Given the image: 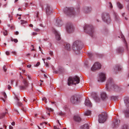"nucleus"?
I'll return each mask as SVG.
<instances>
[{
	"instance_id": "1",
	"label": "nucleus",
	"mask_w": 129,
	"mask_h": 129,
	"mask_svg": "<svg viewBox=\"0 0 129 129\" xmlns=\"http://www.w3.org/2000/svg\"><path fill=\"white\" fill-rule=\"evenodd\" d=\"M80 79L77 76H75L73 77H70L68 80V84L69 85H76L79 83Z\"/></svg>"
},
{
	"instance_id": "2",
	"label": "nucleus",
	"mask_w": 129,
	"mask_h": 129,
	"mask_svg": "<svg viewBox=\"0 0 129 129\" xmlns=\"http://www.w3.org/2000/svg\"><path fill=\"white\" fill-rule=\"evenodd\" d=\"M107 114L105 113L100 114L99 116L98 121L99 123H103L106 121L107 118Z\"/></svg>"
},
{
	"instance_id": "3",
	"label": "nucleus",
	"mask_w": 129,
	"mask_h": 129,
	"mask_svg": "<svg viewBox=\"0 0 129 129\" xmlns=\"http://www.w3.org/2000/svg\"><path fill=\"white\" fill-rule=\"evenodd\" d=\"M84 30L86 32H87V30H89V32H88L89 34L91 36H92V34L94 32L93 28L91 26L88 25H86L84 27Z\"/></svg>"
},
{
	"instance_id": "4",
	"label": "nucleus",
	"mask_w": 129,
	"mask_h": 129,
	"mask_svg": "<svg viewBox=\"0 0 129 129\" xmlns=\"http://www.w3.org/2000/svg\"><path fill=\"white\" fill-rule=\"evenodd\" d=\"M102 18L103 20L108 23H109L110 21V19L109 14L106 13H104L102 15Z\"/></svg>"
},
{
	"instance_id": "5",
	"label": "nucleus",
	"mask_w": 129,
	"mask_h": 129,
	"mask_svg": "<svg viewBox=\"0 0 129 129\" xmlns=\"http://www.w3.org/2000/svg\"><path fill=\"white\" fill-rule=\"evenodd\" d=\"M101 64L98 62H96L93 65L91 68V70L93 71H94L96 70L100 69L101 68Z\"/></svg>"
},
{
	"instance_id": "6",
	"label": "nucleus",
	"mask_w": 129,
	"mask_h": 129,
	"mask_svg": "<svg viewBox=\"0 0 129 129\" xmlns=\"http://www.w3.org/2000/svg\"><path fill=\"white\" fill-rule=\"evenodd\" d=\"M64 12L67 15H74V12L73 8H68L66 7L64 9Z\"/></svg>"
},
{
	"instance_id": "7",
	"label": "nucleus",
	"mask_w": 129,
	"mask_h": 129,
	"mask_svg": "<svg viewBox=\"0 0 129 129\" xmlns=\"http://www.w3.org/2000/svg\"><path fill=\"white\" fill-rule=\"evenodd\" d=\"M106 75L105 73H101L99 74V81L102 82L104 81L106 79Z\"/></svg>"
},
{
	"instance_id": "8",
	"label": "nucleus",
	"mask_w": 129,
	"mask_h": 129,
	"mask_svg": "<svg viewBox=\"0 0 129 129\" xmlns=\"http://www.w3.org/2000/svg\"><path fill=\"white\" fill-rule=\"evenodd\" d=\"M70 101L73 104H77L79 101L78 98L76 96H72L71 98Z\"/></svg>"
},
{
	"instance_id": "9",
	"label": "nucleus",
	"mask_w": 129,
	"mask_h": 129,
	"mask_svg": "<svg viewBox=\"0 0 129 129\" xmlns=\"http://www.w3.org/2000/svg\"><path fill=\"white\" fill-rule=\"evenodd\" d=\"M66 29L68 33H71L74 30V28L72 25H67L66 27Z\"/></svg>"
},
{
	"instance_id": "10",
	"label": "nucleus",
	"mask_w": 129,
	"mask_h": 129,
	"mask_svg": "<svg viewBox=\"0 0 129 129\" xmlns=\"http://www.w3.org/2000/svg\"><path fill=\"white\" fill-rule=\"evenodd\" d=\"M23 85L21 86V89H25L28 86V83L24 79L23 81Z\"/></svg>"
},
{
	"instance_id": "11",
	"label": "nucleus",
	"mask_w": 129,
	"mask_h": 129,
	"mask_svg": "<svg viewBox=\"0 0 129 129\" xmlns=\"http://www.w3.org/2000/svg\"><path fill=\"white\" fill-rule=\"evenodd\" d=\"M112 79L110 78L108 80L106 84V88L107 90H108L109 87L112 84Z\"/></svg>"
},
{
	"instance_id": "12",
	"label": "nucleus",
	"mask_w": 129,
	"mask_h": 129,
	"mask_svg": "<svg viewBox=\"0 0 129 129\" xmlns=\"http://www.w3.org/2000/svg\"><path fill=\"white\" fill-rule=\"evenodd\" d=\"M56 36V40H59L60 39V35L59 33L56 30L54 29L53 31Z\"/></svg>"
},
{
	"instance_id": "13",
	"label": "nucleus",
	"mask_w": 129,
	"mask_h": 129,
	"mask_svg": "<svg viewBox=\"0 0 129 129\" xmlns=\"http://www.w3.org/2000/svg\"><path fill=\"white\" fill-rule=\"evenodd\" d=\"M120 121L119 120L116 119L115 121L113 122V125H114L115 127H116L118 126L120 123Z\"/></svg>"
},
{
	"instance_id": "14",
	"label": "nucleus",
	"mask_w": 129,
	"mask_h": 129,
	"mask_svg": "<svg viewBox=\"0 0 129 129\" xmlns=\"http://www.w3.org/2000/svg\"><path fill=\"white\" fill-rule=\"evenodd\" d=\"M65 49L67 50H69L70 49V44L67 43H65L64 44Z\"/></svg>"
},
{
	"instance_id": "15",
	"label": "nucleus",
	"mask_w": 129,
	"mask_h": 129,
	"mask_svg": "<svg viewBox=\"0 0 129 129\" xmlns=\"http://www.w3.org/2000/svg\"><path fill=\"white\" fill-rule=\"evenodd\" d=\"M73 119L75 121L77 122H80L81 120L80 117L78 115L74 116Z\"/></svg>"
},
{
	"instance_id": "16",
	"label": "nucleus",
	"mask_w": 129,
	"mask_h": 129,
	"mask_svg": "<svg viewBox=\"0 0 129 129\" xmlns=\"http://www.w3.org/2000/svg\"><path fill=\"white\" fill-rule=\"evenodd\" d=\"M85 104L87 106L91 107V104L88 99H86Z\"/></svg>"
},
{
	"instance_id": "17",
	"label": "nucleus",
	"mask_w": 129,
	"mask_h": 129,
	"mask_svg": "<svg viewBox=\"0 0 129 129\" xmlns=\"http://www.w3.org/2000/svg\"><path fill=\"white\" fill-rule=\"evenodd\" d=\"M89 126L87 124H85L80 127V129H88Z\"/></svg>"
},
{
	"instance_id": "18",
	"label": "nucleus",
	"mask_w": 129,
	"mask_h": 129,
	"mask_svg": "<svg viewBox=\"0 0 129 129\" xmlns=\"http://www.w3.org/2000/svg\"><path fill=\"white\" fill-rule=\"evenodd\" d=\"M50 7L49 5H47L46 8V12L48 15H49L51 13V11L50 10Z\"/></svg>"
},
{
	"instance_id": "19",
	"label": "nucleus",
	"mask_w": 129,
	"mask_h": 129,
	"mask_svg": "<svg viewBox=\"0 0 129 129\" xmlns=\"http://www.w3.org/2000/svg\"><path fill=\"white\" fill-rule=\"evenodd\" d=\"M101 95V98L103 100L105 99L107 97L106 94L105 93H102Z\"/></svg>"
},
{
	"instance_id": "20",
	"label": "nucleus",
	"mask_w": 129,
	"mask_h": 129,
	"mask_svg": "<svg viewBox=\"0 0 129 129\" xmlns=\"http://www.w3.org/2000/svg\"><path fill=\"white\" fill-rule=\"evenodd\" d=\"M56 23L57 24V25L59 26H61V24H62V22L61 21L59 20H57L56 21Z\"/></svg>"
},
{
	"instance_id": "21",
	"label": "nucleus",
	"mask_w": 129,
	"mask_h": 129,
	"mask_svg": "<svg viewBox=\"0 0 129 129\" xmlns=\"http://www.w3.org/2000/svg\"><path fill=\"white\" fill-rule=\"evenodd\" d=\"M20 21L21 22V25L22 26H25V25L27 24V22L24 20H21Z\"/></svg>"
},
{
	"instance_id": "22",
	"label": "nucleus",
	"mask_w": 129,
	"mask_h": 129,
	"mask_svg": "<svg viewBox=\"0 0 129 129\" xmlns=\"http://www.w3.org/2000/svg\"><path fill=\"white\" fill-rule=\"evenodd\" d=\"M2 94L4 96V99L2 98V99L4 102H5L6 100V98H7V95H6V94L5 93V92H3Z\"/></svg>"
},
{
	"instance_id": "23",
	"label": "nucleus",
	"mask_w": 129,
	"mask_h": 129,
	"mask_svg": "<svg viewBox=\"0 0 129 129\" xmlns=\"http://www.w3.org/2000/svg\"><path fill=\"white\" fill-rule=\"evenodd\" d=\"M7 113L6 112L1 113L0 115V119H2L4 117Z\"/></svg>"
},
{
	"instance_id": "24",
	"label": "nucleus",
	"mask_w": 129,
	"mask_h": 129,
	"mask_svg": "<svg viewBox=\"0 0 129 129\" xmlns=\"http://www.w3.org/2000/svg\"><path fill=\"white\" fill-rule=\"evenodd\" d=\"M84 114L86 116H89L91 115V112L90 111L87 110L85 112Z\"/></svg>"
},
{
	"instance_id": "25",
	"label": "nucleus",
	"mask_w": 129,
	"mask_h": 129,
	"mask_svg": "<svg viewBox=\"0 0 129 129\" xmlns=\"http://www.w3.org/2000/svg\"><path fill=\"white\" fill-rule=\"evenodd\" d=\"M17 102L16 103V104L18 106H21L22 105V104L19 101V100L18 99H17Z\"/></svg>"
},
{
	"instance_id": "26",
	"label": "nucleus",
	"mask_w": 129,
	"mask_h": 129,
	"mask_svg": "<svg viewBox=\"0 0 129 129\" xmlns=\"http://www.w3.org/2000/svg\"><path fill=\"white\" fill-rule=\"evenodd\" d=\"M124 112L125 113V116L127 117H129V110L125 111Z\"/></svg>"
},
{
	"instance_id": "27",
	"label": "nucleus",
	"mask_w": 129,
	"mask_h": 129,
	"mask_svg": "<svg viewBox=\"0 0 129 129\" xmlns=\"http://www.w3.org/2000/svg\"><path fill=\"white\" fill-rule=\"evenodd\" d=\"M11 40L12 41H14L15 43H17L18 42V40L16 39H13L12 38H11Z\"/></svg>"
},
{
	"instance_id": "28",
	"label": "nucleus",
	"mask_w": 129,
	"mask_h": 129,
	"mask_svg": "<svg viewBox=\"0 0 129 129\" xmlns=\"http://www.w3.org/2000/svg\"><path fill=\"white\" fill-rule=\"evenodd\" d=\"M117 5L118 7L120 9H121L122 8V6L120 3L119 2H118L117 3Z\"/></svg>"
},
{
	"instance_id": "29",
	"label": "nucleus",
	"mask_w": 129,
	"mask_h": 129,
	"mask_svg": "<svg viewBox=\"0 0 129 129\" xmlns=\"http://www.w3.org/2000/svg\"><path fill=\"white\" fill-rule=\"evenodd\" d=\"M124 102L126 104V105L127 106H129V102L127 100H125L124 101Z\"/></svg>"
},
{
	"instance_id": "30",
	"label": "nucleus",
	"mask_w": 129,
	"mask_h": 129,
	"mask_svg": "<svg viewBox=\"0 0 129 129\" xmlns=\"http://www.w3.org/2000/svg\"><path fill=\"white\" fill-rule=\"evenodd\" d=\"M112 88H113L114 89H117L119 88L117 86V85H114V86L112 87Z\"/></svg>"
},
{
	"instance_id": "31",
	"label": "nucleus",
	"mask_w": 129,
	"mask_h": 129,
	"mask_svg": "<svg viewBox=\"0 0 129 129\" xmlns=\"http://www.w3.org/2000/svg\"><path fill=\"white\" fill-rule=\"evenodd\" d=\"M116 68H117V69L119 71L120 70L122 69V68L119 65L116 66Z\"/></svg>"
},
{
	"instance_id": "32",
	"label": "nucleus",
	"mask_w": 129,
	"mask_h": 129,
	"mask_svg": "<svg viewBox=\"0 0 129 129\" xmlns=\"http://www.w3.org/2000/svg\"><path fill=\"white\" fill-rule=\"evenodd\" d=\"M128 126L127 125H124L122 128V129H127Z\"/></svg>"
},
{
	"instance_id": "33",
	"label": "nucleus",
	"mask_w": 129,
	"mask_h": 129,
	"mask_svg": "<svg viewBox=\"0 0 129 129\" xmlns=\"http://www.w3.org/2000/svg\"><path fill=\"white\" fill-rule=\"evenodd\" d=\"M58 114L60 116H62L64 115L65 114L64 113L61 112L58 113Z\"/></svg>"
},
{
	"instance_id": "34",
	"label": "nucleus",
	"mask_w": 129,
	"mask_h": 129,
	"mask_svg": "<svg viewBox=\"0 0 129 129\" xmlns=\"http://www.w3.org/2000/svg\"><path fill=\"white\" fill-rule=\"evenodd\" d=\"M79 42L78 41H76L74 42L73 43V44L74 45H78L79 44Z\"/></svg>"
},
{
	"instance_id": "35",
	"label": "nucleus",
	"mask_w": 129,
	"mask_h": 129,
	"mask_svg": "<svg viewBox=\"0 0 129 129\" xmlns=\"http://www.w3.org/2000/svg\"><path fill=\"white\" fill-rule=\"evenodd\" d=\"M3 33L4 35L5 36H7L8 35V33L7 31H3Z\"/></svg>"
},
{
	"instance_id": "36",
	"label": "nucleus",
	"mask_w": 129,
	"mask_h": 129,
	"mask_svg": "<svg viewBox=\"0 0 129 129\" xmlns=\"http://www.w3.org/2000/svg\"><path fill=\"white\" fill-rule=\"evenodd\" d=\"M42 100L43 101H44L46 103H47V99L45 97H44L42 99Z\"/></svg>"
},
{
	"instance_id": "37",
	"label": "nucleus",
	"mask_w": 129,
	"mask_h": 129,
	"mask_svg": "<svg viewBox=\"0 0 129 129\" xmlns=\"http://www.w3.org/2000/svg\"><path fill=\"white\" fill-rule=\"evenodd\" d=\"M122 38L123 40V41L125 43V44H126V41L124 39V37L123 36H122L121 37Z\"/></svg>"
},
{
	"instance_id": "38",
	"label": "nucleus",
	"mask_w": 129,
	"mask_h": 129,
	"mask_svg": "<svg viewBox=\"0 0 129 129\" xmlns=\"http://www.w3.org/2000/svg\"><path fill=\"white\" fill-rule=\"evenodd\" d=\"M3 69L4 70V71L6 72L7 71V69L6 68V66H4L3 67Z\"/></svg>"
},
{
	"instance_id": "39",
	"label": "nucleus",
	"mask_w": 129,
	"mask_h": 129,
	"mask_svg": "<svg viewBox=\"0 0 129 129\" xmlns=\"http://www.w3.org/2000/svg\"><path fill=\"white\" fill-rule=\"evenodd\" d=\"M40 64V62H38L36 64V65H35V66L37 67Z\"/></svg>"
},
{
	"instance_id": "40",
	"label": "nucleus",
	"mask_w": 129,
	"mask_h": 129,
	"mask_svg": "<svg viewBox=\"0 0 129 129\" xmlns=\"http://www.w3.org/2000/svg\"><path fill=\"white\" fill-rule=\"evenodd\" d=\"M9 17H10V20L11 21L12 19V16L11 15L9 14Z\"/></svg>"
},
{
	"instance_id": "41",
	"label": "nucleus",
	"mask_w": 129,
	"mask_h": 129,
	"mask_svg": "<svg viewBox=\"0 0 129 129\" xmlns=\"http://www.w3.org/2000/svg\"><path fill=\"white\" fill-rule=\"evenodd\" d=\"M14 80L13 79H12L11 80V83L12 85L13 84V82L14 81Z\"/></svg>"
},
{
	"instance_id": "42",
	"label": "nucleus",
	"mask_w": 129,
	"mask_h": 129,
	"mask_svg": "<svg viewBox=\"0 0 129 129\" xmlns=\"http://www.w3.org/2000/svg\"><path fill=\"white\" fill-rule=\"evenodd\" d=\"M11 88V86L10 85H8V89L10 90Z\"/></svg>"
},
{
	"instance_id": "43",
	"label": "nucleus",
	"mask_w": 129,
	"mask_h": 129,
	"mask_svg": "<svg viewBox=\"0 0 129 129\" xmlns=\"http://www.w3.org/2000/svg\"><path fill=\"white\" fill-rule=\"evenodd\" d=\"M6 53L7 55H9L10 54V53L8 51H6Z\"/></svg>"
},
{
	"instance_id": "44",
	"label": "nucleus",
	"mask_w": 129,
	"mask_h": 129,
	"mask_svg": "<svg viewBox=\"0 0 129 129\" xmlns=\"http://www.w3.org/2000/svg\"><path fill=\"white\" fill-rule=\"evenodd\" d=\"M49 54L51 55V56L53 54V52L52 51H50V52H49Z\"/></svg>"
},
{
	"instance_id": "45",
	"label": "nucleus",
	"mask_w": 129,
	"mask_h": 129,
	"mask_svg": "<svg viewBox=\"0 0 129 129\" xmlns=\"http://www.w3.org/2000/svg\"><path fill=\"white\" fill-rule=\"evenodd\" d=\"M44 123L45 124H47V123L46 122H45L40 123V125H42Z\"/></svg>"
},
{
	"instance_id": "46",
	"label": "nucleus",
	"mask_w": 129,
	"mask_h": 129,
	"mask_svg": "<svg viewBox=\"0 0 129 129\" xmlns=\"http://www.w3.org/2000/svg\"><path fill=\"white\" fill-rule=\"evenodd\" d=\"M12 53L14 55H16V52L15 51H13L12 52Z\"/></svg>"
},
{
	"instance_id": "47",
	"label": "nucleus",
	"mask_w": 129,
	"mask_h": 129,
	"mask_svg": "<svg viewBox=\"0 0 129 129\" xmlns=\"http://www.w3.org/2000/svg\"><path fill=\"white\" fill-rule=\"evenodd\" d=\"M11 124L12 125H13V126H14L15 125V122L14 121L12 122V123H11Z\"/></svg>"
},
{
	"instance_id": "48",
	"label": "nucleus",
	"mask_w": 129,
	"mask_h": 129,
	"mask_svg": "<svg viewBox=\"0 0 129 129\" xmlns=\"http://www.w3.org/2000/svg\"><path fill=\"white\" fill-rule=\"evenodd\" d=\"M109 4L110 5V7L111 8H112L113 7L111 3H109Z\"/></svg>"
},
{
	"instance_id": "49",
	"label": "nucleus",
	"mask_w": 129,
	"mask_h": 129,
	"mask_svg": "<svg viewBox=\"0 0 129 129\" xmlns=\"http://www.w3.org/2000/svg\"><path fill=\"white\" fill-rule=\"evenodd\" d=\"M47 110H48L49 111H53V110L51 109L50 108H48V109H47Z\"/></svg>"
},
{
	"instance_id": "50",
	"label": "nucleus",
	"mask_w": 129,
	"mask_h": 129,
	"mask_svg": "<svg viewBox=\"0 0 129 129\" xmlns=\"http://www.w3.org/2000/svg\"><path fill=\"white\" fill-rule=\"evenodd\" d=\"M37 34V33L36 32H34L33 33V35H36Z\"/></svg>"
},
{
	"instance_id": "51",
	"label": "nucleus",
	"mask_w": 129,
	"mask_h": 129,
	"mask_svg": "<svg viewBox=\"0 0 129 129\" xmlns=\"http://www.w3.org/2000/svg\"><path fill=\"white\" fill-rule=\"evenodd\" d=\"M45 65L47 67H48L49 66V64L47 62L46 63Z\"/></svg>"
},
{
	"instance_id": "52",
	"label": "nucleus",
	"mask_w": 129,
	"mask_h": 129,
	"mask_svg": "<svg viewBox=\"0 0 129 129\" xmlns=\"http://www.w3.org/2000/svg\"><path fill=\"white\" fill-rule=\"evenodd\" d=\"M9 129H13V127L11 126V125H10L9 126Z\"/></svg>"
},
{
	"instance_id": "53",
	"label": "nucleus",
	"mask_w": 129,
	"mask_h": 129,
	"mask_svg": "<svg viewBox=\"0 0 129 129\" xmlns=\"http://www.w3.org/2000/svg\"><path fill=\"white\" fill-rule=\"evenodd\" d=\"M19 34V32L18 31H16L15 33V34L16 35H18Z\"/></svg>"
},
{
	"instance_id": "54",
	"label": "nucleus",
	"mask_w": 129,
	"mask_h": 129,
	"mask_svg": "<svg viewBox=\"0 0 129 129\" xmlns=\"http://www.w3.org/2000/svg\"><path fill=\"white\" fill-rule=\"evenodd\" d=\"M31 65L29 64L27 65V67L28 68H30L31 67Z\"/></svg>"
},
{
	"instance_id": "55",
	"label": "nucleus",
	"mask_w": 129,
	"mask_h": 129,
	"mask_svg": "<svg viewBox=\"0 0 129 129\" xmlns=\"http://www.w3.org/2000/svg\"><path fill=\"white\" fill-rule=\"evenodd\" d=\"M29 26L30 27H33V24H30L29 25Z\"/></svg>"
},
{
	"instance_id": "56",
	"label": "nucleus",
	"mask_w": 129,
	"mask_h": 129,
	"mask_svg": "<svg viewBox=\"0 0 129 129\" xmlns=\"http://www.w3.org/2000/svg\"><path fill=\"white\" fill-rule=\"evenodd\" d=\"M51 59V58L50 57H48L47 58V59L50 60Z\"/></svg>"
},
{
	"instance_id": "57",
	"label": "nucleus",
	"mask_w": 129,
	"mask_h": 129,
	"mask_svg": "<svg viewBox=\"0 0 129 129\" xmlns=\"http://www.w3.org/2000/svg\"><path fill=\"white\" fill-rule=\"evenodd\" d=\"M39 49H40V51H42V50H41L42 49H41V47L40 46H39Z\"/></svg>"
},
{
	"instance_id": "58",
	"label": "nucleus",
	"mask_w": 129,
	"mask_h": 129,
	"mask_svg": "<svg viewBox=\"0 0 129 129\" xmlns=\"http://www.w3.org/2000/svg\"><path fill=\"white\" fill-rule=\"evenodd\" d=\"M57 122H58V123H59V124L60 125H61V124L60 123L59 120H57Z\"/></svg>"
},
{
	"instance_id": "59",
	"label": "nucleus",
	"mask_w": 129,
	"mask_h": 129,
	"mask_svg": "<svg viewBox=\"0 0 129 129\" xmlns=\"http://www.w3.org/2000/svg\"><path fill=\"white\" fill-rule=\"evenodd\" d=\"M44 76L46 78H47V76L45 74H44Z\"/></svg>"
},
{
	"instance_id": "60",
	"label": "nucleus",
	"mask_w": 129,
	"mask_h": 129,
	"mask_svg": "<svg viewBox=\"0 0 129 129\" xmlns=\"http://www.w3.org/2000/svg\"><path fill=\"white\" fill-rule=\"evenodd\" d=\"M18 1V0H15V3H16Z\"/></svg>"
},
{
	"instance_id": "61",
	"label": "nucleus",
	"mask_w": 129,
	"mask_h": 129,
	"mask_svg": "<svg viewBox=\"0 0 129 129\" xmlns=\"http://www.w3.org/2000/svg\"><path fill=\"white\" fill-rule=\"evenodd\" d=\"M18 11L21 10L20 8H19L18 9Z\"/></svg>"
},
{
	"instance_id": "62",
	"label": "nucleus",
	"mask_w": 129,
	"mask_h": 129,
	"mask_svg": "<svg viewBox=\"0 0 129 129\" xmlns=\"http://www.w3.org/2000/svg\"><path fill=\"white\" fill-rule=\"evenodd\" d=\"M97 99H98V98L97 97H96V99H95L96 100H97Z\"/></svg>"
},
{
	"instance_id": "63",
	"label": "nucleus",
	"mask_w": 129,
	"mask_h": 129,
	"mask_svg": "<svg viewBox=\"0 0 129 129\" xmlns=\"http://www.w3.org/2000/svg\"><path fill=\"white\" fill-rule=\"evenodd\" d=\"M86 10H89V9H89V8H86Z\"/></svg>"
},
{
	"instance_id": "64",
	"label": "nucleus",
	"mask_w": 129,
	"mask_h": 129,
	"mask_svg": "<svg viewBox=\"0 0 129 129\" xmlns=\"http://www.w3.org/2000/svg\"><path fill=\"white\" fill-rule=\"evenodd\" d=\"M19 16L20 17L21 16V14H20V15H18V14H17V16Z\"/></svg>"
}]
</instances>
